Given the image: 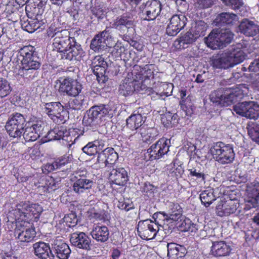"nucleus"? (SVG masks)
Returning <instances> with one entry per match:
<instances>
[{
    "instance_id": "f257e3e1",
    "label": "nucleus",
    "mask_w": 259,
    "mask_h": 259,
    "mask_svg": "<svg viewBox=\"0 0 259 259\" xmlns=\"http://www.w3.org/2000/svg\"><path fill=\"white\" fill-rule=\"evenodd\" d=\"M42 211L41 206L29 202H21L11 211L9 216L15 218L14 235L21 245H26L34 240L36 231L32 223L37 221Z\"/></svg>"
},
{
    "instance_id": "f03ea898",
    "label": "nucleus",
    "mask_w": 259,
    "mask_h": 259,
    "mask_svg": "<svg viewBox=\"0 0 259 259\" xmlns=\"http://www.w3.org/2000/svg\"><path fill=\"white\" fill-rule=\"evenodd\" d=\"M233 35V33L228 29H215L205 38V42L208 47L212 49H221L231 42Z\"/></svg>"
},
{
    "instance_id": "7ed1b4c3",
    "label": "nucleus",
    "mask_w": 259,
    "mask_h": 259,
    "mask_svg": "<svg viewBox=\"0 0 259 259\" xmlns=\"http://www.w3.org/2000/svg\"><path fill=\"white\" fill-rule=\"evenodd\" d=\"M213 158L222 164H229L233 162L235 154L232 145L223 142H217L210 149Z\"/></svg>"
},
{
    "instance_id": "20e7f679",
    "label": "nucleus",
    "mask_w": 259,
    "mask_h": 259,
    "mask_svg": "<svg viewBox=\"0 0 259 259\" xmlns=\"http://www.w3.org/2000/svg\"><path fill=\"white\" fill-rule=\"evenodd\" d=\"M26 125L24 116L19 113L11 114L6 122L5 128L10 137L13 138L20 137Z\"/></svg>"
},
{
    "instance_id": "39448f33",
    "label": "nucleus",
    "mask_w": 259,
    "mask_h": 259,
    "mask_svg": "<svg viewBox=\"0 0 259 259\" xmlns=\"http://www.w3.org/2000/svg\"><path fill=\"white\" fill-rule=\"evenodd\" d=\"M110 110L109 106L106 105L93 106L84 115L83 123L86 126H96L99 124L102 118L107 115Z\"/></svg>"
},
{
    "instance_id": "423d86ee",
    "label": "nucleus",
    "mask_w": 259,
    "mask_h": 259,
    "mask_svg": "<svg viewBox=\"0 0 259 259\" xmlns=\"http://www.w3.org/2000/svg\"><path fill=\"white\" fill-rule=\"evenodd\" d=\"M75 174V180L72 184L73 191L77 195L89 191L94 184L93 180L88 179L90 174L84 169H79Z\"/></svg>"
},
{
    "instance_id": "0eeeda50",
    "label": "nucleus",
    "mask_w": 259,
    "mask_h": 259,
    "mask_svg": "<svg viewBox=\"0 0 259 259\" xmlns=\"http://www.w3.org/2000/svg\"><path fill=\"white\" fill-rule=\"evenodd\" d=\"M154 222L150 220L141 221L138 223L137 231L139 235L143 239H153L160 231L159 226L162 227L158 220Z\"/></svg>"
},
{
    "instance_id": "6e6552de",
    "label": "nucleus",
    "mask_w": 259,
    "mask_h": 259,
    "mask_svg": "<svg viewBox=\"0 0 259 259\" xmlns=\"http://www.w3.org/2000/svg\"><path fill=\"white\" fill-rule=\"evenodd\" d=\"M224 91L225 106H228L247 96L249 89L245 84H240L235 87L224 89Z\"/></svg>"
},
{
    "instance_id": "1a4fd4ad",
    "label": "nucleus",
    "mask_w": 259,
    "mask_h": 259,
    "mask_svg": "<svg viewBox=\"0 0 259 259\" xmlns=\"http://www.w3.org/2000/svg\"><path fill=\"white\" fill-rule=\"evenodd\" d=\"M233 110L237 114L250 119L259 117V105L253 101L239 103L233 106Z\"/></svg>"
},
{
    "instance_id": "9d476101",
    "label": "nucleus",
    "mask_w": 259,
    "mask_h": 259,
    "mask_svg": "<svg viewBox=\"0 0 259 259\" xmlns=\"http://www.w3.org/2000/svg\"><path fill=\"white\" fill-rule=\"evenodd\" d=\"M169 142V140L165 138L159 139L147 150L145 158L147 160H153L162 157L168 152Z\"/></svg>"
},
{
    "instance_id": "9b49d317",
    "label": "nucleus",
    "mask_w": 259,
    "mask_h": 259,
    "mask_svg": "<svg viewBox=\"0 0 259 259\" xmlns=\"http://www.w3.org/2000/svg\"><path fill=\"white\" fill-rule=\"evenodd\" d=\"M59 83V92L61 94L70 97H76L81 92V84L71 77L61 78L58 80Z\"/></svg>"
},
{
    "instance_id": "f8f14e48",
    "label": "nucleus",
    "mask_w": 259,
    "mask_h": 259,
    "mask_svg": "<svg viewBox=\"0 0 259 259\" xmlns=\"http://www.w3.org/2000/svg\"><path fill=\"white\" fill-rule=\"evenodd\" d=\"M113 44L111 35L108 31L105 30L94 37L91 41L90 48L95 52H100L107 47L111 48Z\"/></svg>"
},
{
    "instance_id": "ddd939ff",
    "label": "nucleus",
    "mask_w": 259,
    "mask_h": 259,
    "mask_svg": "<svg viewBox=\"0 0 259 259\" xmlns=\"http://www.w3.org/2000/svg\"><path fill=\"white\" fill-rule=\"evenodd\" d=\"M156 219H163L164 221H169L172 222L181 221L183 219L182 209L178 203L170 202L168 205V210L167 213L159 212L154 214V218Z\"/></svg>"
},
{
    "instance_id": "4468645a",
    "label": "nucleus",
    "mask_w": 259,
    "mask_h": 259,
    "mask_svg": "<svg viewBox=\"0 0 259 259\" xmlns=\"http://www.w3.org/2000/svg\"><path fill=\"white\" fill-rule=\"evenodd\" d=\"M41 106L44 112L54 121L63 120L65 111L63 106L60 102L43 103Z\"/></svg>"
},
{
    "instance_id": "2eb2a0df",
    "label": "nucleus",
    "mask_w": 259,
    "mask_h": 259,
    "mask_svg": "<svg viewBox=\"0 0 259 259\" xmlns=\"http://www.w3.org/2000/svg\"><path fill=\"white\" fill-rule=\"evenodd\" d=\"M146 118V116L138 113L132 114L126 119V127L130 131L129 138L133 136H136L140 132V130L145 126L144 123Z\"/></svg>"
},
{
    "instance_id": "dca6fc26",
    "label": "nucleus",
    "mask_w": 259,
    "mask_h": 259,
    "mask_svg": "<svg viewBox=\"0 0 259 259\" xmlns=\"http://www.w3.org/2000/svg\"><path fill=\"white\" fill-rule=\"evenodd\" d=\"M69 31L66 29L61 30L60 32L56 34L54 38L53 45L58 51L64 52L69 45L75 42V38L69 36Z\"/></svg>"
},
{
    "instance_id": "f3484780",
    "label": "nucleus",
    "mask_w": 259,
    "mask_h": 259,
    "mask_svg": "<svg viewBox=\"0 0 259 259\" xmlns=\"http://www.w3.org/2000/svg\"><path fill=\"white\" fill-rule=\"evenodd\" d=\"M45 123L41 120H37L30 126H25L23 136L27 142L34 141L39 137L45 127Z\"/></svg>"
},
{
    "instance_id": "a211bd4d",
    "label": "nucleus",
    "mask_w": 259,
    "mask_h": 259,
    "mask_svg": "<svg viewBox=\"0 0 259 259\" xmlns=\"http://www.w3.org/2000/svg\"><path fill=\"white\" fill-rule=\"evenodd\" d=\"M232 250V246L229 242L217 241L212 243L210 253L216 257H226L231 254Z\"/></svg>"
},
{
    "instance_id": "6ab92c4d",
    "label": "nucleus",
    "mask_w": 259,
    "mask_h": 259,
    "mask_svg": "<svg viewBox=\"0 0 259 259\" xmlns=\"http://www.w3.org/2000/svg\"><path fill=\"white\" fill-rule=\"evenodd\" d=\"M70 241L72 245L79 249L85 250L91 249V239L84 232H76L72 233Z\"/></svg>"
},
{
    "instance_id": "aec40b11",
    "label": "nucleus",
    "mask_w": 259,
    "mask_h": 259,
    "mask_svg": "<svg viewBox=\"0 0 259 259\" xmlns=\"http://www.w3.org/2000/svg\"><path fill=\"white\" fill-rule=\"evenodd\" d=\"M186 18L183 15H174L166 28V33L168 35L175 36L186 25Z\"/></svg>"
},
{
    "instance_id": "412c9836",
    "label": "nucleus",
    "mask_w": 259,
    "mask_h": 259,
    "mask_svg": "<svg viewBox=\"0 0 259 259\" xmlns=\"http://www.w3.org/2000/svg\"><path fill=\"white\" fill-rule=\"evenodd\" d=\"M22 66L19 68L18 74L22 77H27L32 72V71L37 70L40 67L39 58L37 55L29 58L23 61L21 63Z\"/></svg>"
},
{
    "instance_id": "4be33fe9",
    "label": "nucleus",
    "mask_w": 259,
    "mask_h": 259,
    "mask_svg": "<svg viewBox=\"0 0 259 259\" xmlns=\"http://www.w3.org/2000/svg\"><path fill=\"white\" fill-rule=\"evenodd\" d=\"M33 252L35 256L40 259H54V255L51 250L49 244L42 241L35 242L33 244Z\"/></svg>"
},
{
    "instance_id": "5701e85b",
    "label": "nucleus",
    "mask_w": 259,
    "mask_h": 259,
    "mask_svg": "<svg viewBox=\"0 0 259 259\" xmlns=\"http://www.w3.org/2000/svg\"><path fill=\"white\" fill-rule=\"evenodd\" d=\"M110 170L109 179L112 183L119 186H123L126 183L128 176L124 168L113 167Z\"/></svg>"
},
{
    "instance_id": "b1692460",
    "label": "nucleus",
    "mask_w": 259,
    "mask_h": 259,
    "mask_svg": "<svg viewBox=\"0 0 259 259\" xmlns=\"http://www.w3.org/2000/svg\"><path fill=\"white\" fill-rule=\"evenodd\" d=\"M161 6L160 2L157 0L147 2L144 10V12L146 14L145 19L148 21L155 19L161 10Z\"/></svg>"
},
{
    "instance_id": "393cba45",
    "label": "nucleus",
    "mask_w": 259,
    "mask_h": 259,
    "mask_svg": "<svg viewBox=\"0 0 259 259\" xmlns=\"http://www.w3.org/2000/svg\"><path fill=\"white\" fill-rule=\"evenodd\" d=\"M72 45H69L68 48L65 50L63 52V57L70 61L77 60L79 61L82 57L84 52L80 45L76 43L75 41Z\"/></svg>"
},
{
    "instance_id": "a878e982",
    "label": "nucleus",
    "mask_w": 259,
    "mask_h": 259,
    "mask_svg": "<svg viewBox=\"0 0 259 259\" xmlns=\"http://www.w3.org/2000/svg\"><path fill=\"white\" fill-rule=\"evenodd\" d=\"M92 238L98 242L107 241L109 237V231L104 225H94L90 232Z\"/></svg>"
},
{
    "instance_id": "bb28decb",
    "label": "nucleus",
    "mask_w": 259,
    "mask_h": 259,
    "mask_svg": "<svg viewBox=\"0 0 259 259\" xmlns=\"http://www.w3.org/2000/svg\"><path fill=\"white\" fill-rule=\"evenodd\" d=\"M241 33L248 36H253L259 33V26L253 21L244 19L239 25Z\"/></svg>"
},
{
    "instance_id": "cd10ccee",
    "label": "nucleus",
    "mask_w": 259,
    "mask_h": 259,
    "mask_svg": "<svg viewBox=\"0 0 259 259\" xmlns=\"http://www.w3.org/2000/svg\"><path fill=\"white\" fill-rule=\"evenodd\" d=\"M236 210L237 206L231 200L228 201H221L216 207L217 213L220 217L229 215L235 212Z\"/></svg>"
},
{
    "instance_id": "c85d7f7f",
    "label": "nucleus",
    "mask_w": 259,
    "mask_h": 259,
    "mask_svg": "<svg viewBox=\"0 0 259 259\" xmlns=\"http://www.w3.org/2000/svg\"><path fill=\"white\" fill-rule=\"evenodd\" d=\"M218 189L208 188L202 191L199 197L202 204L206 207L209 206L217 198L219 197Z\"/></svg>"
},
{
    "instance_id": "c756f323",
    "label": "nucleus",
    "mask_w": 259,
    "mask_h": 259,
    "mask_svg": "<svg viewBox=\"0 0 259 259\" xmlns=\"http://www.w3.org/2000/svg\"><path fill=\"white\" fill-rule=\"evenodd\" d=\"M248 191V198L246 200V206L249 208L259 206V183H255Z\"/></svg>"
},
{
    "instance_id": "7c9ffc66",
    "label": "nucleus",
    "mask_w": 259,
    "mask_h": 259,
    "mask_svg": "<svg viewBox=\"0 0 259 259\" xmlns=\"http://www.w3.org/2000/svg\"><path fill=\"white\" fill-rule=\"evenodd\" d=\"M211 65L213 67L219 69H227L232 67L227 53L213 56L211 59Z\"/></svg>"
},
{
    "instance_id": "2f4dec72",
    "label": "nucleus",
    "mask_w": 259,
    "mask_h": 259,
    "mask_svg": "<svg viewBox=\"0 0 259 259\" xmlns=\"http://www.w3.org/2000/svg\"><path fill=\"white\" fill-rule=\"evenodd\" d=\"M158 135L157 130L153 127H148L147 126H143L140 132L136 135V137L142 138L143 142L146 143H151L154 140Z\"/></svg>"
},
{
    "instance_id": "473e14b6",
    "label": "nucleus",
    "mask_w": 259,
    "mask_h": 259,
    "mask_svg": "<svg viewBox=\"0 0 259 259\" xmlns=\"http://www.w3.org/2000/svg\"><path fill=\"white\" fill-rule=\"evenodd\" d=\"M238 21V16L233 13H222L218 15L215 22L218 25H233Z\"/></svg>"
},
{
    "instance_id": "72a5a7b5",
    "label": "nucleus",
    "mask_w": 259,
    "mask_h": 259,
    "mask_svg": "<svg viewBox=\"0 0 259 259\" xmlns=\"http://www.w3.org/2000/svg\"><path fill=\"white\" fill-rule=\"evenodd\" d=\"M104 143L102 141L96 140L88 143L82 148V151L89 156L99 153L104 148Z\"/></svg>"
},
{
    "instance_id": "f704fd0d",
    "label": "nucleus",
    "mask_w": 259,
    "mask_h": 259,
    "mask_svg": "<svg viewBox=\"0 0 259 259\" xmlns=\"http://www.w3.org/2000/svg\"><path fill=\"white\" fill-rule=\"evenodd\" d=\"M227 53L232 67L243 62L247 57L244 50L240 48L234 49Z\"/></svg>"
},
{
    "instance_id": "c9c22d12",
    "label": "nucleus",
    "mask_w": 259,
    "mask_h": 259,
    "mask_svg": "<svg viewBox=\"0 0 259 259\" xmlns=\"http://www.w3.org/2000/svg\"><path fill=\"white\" fill-rule=\"evenodd\" d=\"M37 55L34 47L29 45L23 47L17 52L18 59L22 63L23 61H26L29 58Z\"/></svg>"
},
{
    "instance_id": "e433bc0d",
    "label": "nucleus",
    "mask_w": 259,
    "mask_h": 259,
    "mask_svg": "<svg viewBox=\"0 0 259 259\" xmlns=\"http://www.w3.org/2000/svg\"><path fill=\"white\" fill-rule=\"evenodd\" d=\"M135 78H125L119 85V91L123 96L130 95L135 91Z\"/></svg>"
},
{
    "instance_id": "4c0bfd02",
    "label": "nucleus",
    "mask_w": 259,
    "mask_h": 259,
    "mask_svg": "<svg viewBox=\"0 0 259 259\" xmlns=\"http://www.w3.org/2000/svg\"><path fill=\"white\" fill-rule=\"evenodd\" d=\"M153 67L152 64L146 65L139 72L135 73V78L144 82H149L150 79L153 78Z\"/></svg>"
},
{
    "instance_id": "58836bf2",
    "label": "nucleus",
    "mask_w": 259,
    "mask_h": 259,
    "mask_svg": "<svg viewBox=\"0 0 259 259\" xmlns=\"http://www.w3.org/2000/svg\"><path fill=\"white\" fill-rule=\"evenodd\" d=\"M106 156L105 167L109 170L115 167L114 164L118 159V154L112 148H107L104 150Z\"/></svg>"
},
{
    "instance_id": "ea45409f",
    "label": "nucleus",
    "mask_w": 259,
    "mask_h": 259,
    "mask_svg": "<svg viewBox=\"0 0 259 259\" xmlns=\"http://www.w3.org/2000/svg\"><path fill=\"white\" fill-rule=\"evenodd\" d=\"M57 256L60 259H67L71 253L69 246L64 243H61L55 245Z\"/></svg>"
},
{
    "instance_id": "a19ab883",
    "label": "nucleus",
    "mask_w": 259,
    "mask_h": 259,
    "mask_svg": "<svg viewBox=\"0 0 259 259\" xmlns=\"http://www.w3.org/2000/svg\"><path fill=\"white\" fill-rule=\"evenodd\" d=\"M78 131L77 128H72L65 132L64 131V135L61 139L68 143L69 147L75 143L76 140L79 137Z\"/></svg>"
},
{
    "instance_id": "79ce46f5",
    "label": "nucleus",
    "mask_w": 259,
    "mask_h": 259,
    "mask_svg": "<svg viewBox=\"0 0 259 259\" xmlns=\"http://www.w3.org/2000/svg\"><path fill=\"white\" fill-rule=\"evenodd\" d=\"M224 89H220L212 92L209 98L213 103L221 106H225Z\"/></svg>"
},
{
    "instance_id": "37998d69",
    "label": "nucleus",
    "mask_w": 259,
    "mask_h": 259,
    "mask_svg": "<svg viewBox=\"0 0 259 259\" xmlns=\"http://www.w3.org/2000/svg\"><path fill=\"white\" fill-rule=\"evenodd\" d=\"M21 27L24 30L32 33L40 27V23L36 19H30L22 21Z\"/></svg>"
},
{
    "instance_id": "c03bdc74",
    "label": "nucleus",
    "mask_w": 259,
    "mask_h": 259,
    "mask_svg": "<svg viewBox=\"0 0 259 259\" xmlns=\"http://www.w3.org/2000/svg\"><path fill=\"white\" fill-rule=\"evenodd\" d=\"M206 28V24L204 21H199L195 23L192 28L191 32L195 36V38H198L205 35Z\"/></svg>"
},
{
    "instance_id": "a18cd8bd",
    "label": "nucleus",
    "mask_w": 259,
    "mask_h": 259,
    "mask_svg": "<svg viewBox=\"0 0 259 259\" xmlns=\"http://www.w3.org/2000/svg\"><path fill=\"white\" fill-rule=\"evenodd\" d=\"M189 176L192 179L197 181L199 184L205 183V175L199 167H193L188 169Z\"/></svg>"
},
{
    "instance_id": "49530a36",
    "label": "nucleus",
    "mask_w": 259,
    "mask_h": 259,
    "mask_svg": "<svg viewBox=\"0 0 259 259\" xmlns=\"http://www.w3.org/2000/svg\"><path fill=\"white\" fill-rule=\"evenodd\" d=\"M63 135V131L60 130L58 128H55L48 133L46 137L42 140L43 142L60 140Z\"/></svg>"
},
{
    "instance_id": "de8ad7c7",
    "label": "nucleus",
    "mask_w": 259,
    "mask_h": 259,
    "mask_svg": "<svg viewBox=\"0 0 259 259\" xmlns=\"http://www.w3.org/2000/svg\"><path fill=\"white\" fill-rule=\"evenodd\" d=\"M227 6L230 7L235 10L241 9L240 11L241 15H244V6L242 0H221Z\"/></svg>"
},
{
    "instance_id": "09e8293b",
    "label": "nucleus",
    "mask_w": 259,
    "mask_h": 259,
    "mask_svg": "<svg viewBox=\"0 0 259 259\" xmlns=\"http://www.w3.org/2000/svg\"><path fill=\"white\" fill-rule=\"evenodd\" d=\"M135 91L141 92V94H150L152 92V89L148 87L149 82H144L142 80H139L135 78Z\"/></svg>"
},
{
    "instance_id": "8fccbe9b",
    "label": "nucleus",
    "mask_w": 259,
    "mask_h": 259,
    "mask_svg": "<svg viewBox=\"0 0 259 259\" xmlns=\"http://www.w3.org/2000/svg\"><path fill=\"white\" fill-rule=\"evenodd\" d=\"M133 25V21L126 16H121L117 18L113 24V27L120 29L123 27H130Z\"/></svg>"
},
{
    "instance_id": "3c124183",
    "label": "nucleus",
    "mask_w": 259,
    "mask_h": 259,
    "mask_svg": "<svg viewBox=\"0 0 259 259\" xmlns=\"http://www.w3.org/2000/svg\"><path fill=\"white\" fill-rule=\"evenodd\" d=\"M12 91V88L8 81L0 77V98H3L8 95Z\"/></svg>"
},
{
    "instance_id": "603ef678",
    "label": "nucleus",
    "mask_w": 259,
    "mask_h": 259,
    "mask_svg": "<svg viewBox=\"0 0 259 259\" xmlns=\"http://www.w3.org/2000/svg\"><path fill=\"white\" fill-rule=\"evenodd\" d=\"M197 39L191 31L188 32L180 38L179 44L180 47L185 48L186 45L191 44L195 41Z\"/></svg>"
},
{
    "instance_id": "864d4df0",
    "label": "nucleus",
    "mask_w": 259,
    "mask_h": 259,
    "mask_svg": "<svg viewBox=\"0 0 259 259\" xmlns=\"http://www.w3.org/2000/svg\"><path fill=\"white\" fill-rule=\"evenodd\" d=\"M248 133L251 139L259 144V125L254 124L250 126Z\"/></svg>"
},
{
    "instance_id": "5fc2aeb1",
    "label": "nucleus",
    "mask_w": 259,
    "mask_h": 259,
    "mask_svg": "<svg viewBox=\"0 0 259 259\" xmlns=\"http://www.w3.org/2000/svg\"><path fill=\"white\" fill-rule=\"evenodd\" d=\"M107 65H102L101 66H98L97 68H94L92 70L94 74L96 76L97 79L99 81L102 80L104 81L106 79L105 73H106V67Z\"/></svg>"
},
{
    "instance_id": "6e6d98bb",
    "label": "nucleus",
    "mask_w": 259,
    "mask_h": 259,
    "mask_svg": "<svg viewBox=\"0 0 259 259\" xmlns=\"http://www.w3.org/2000/svg\"><path fill=\"white\" fill-rule=\"evenodd\" d=\"M118 207L121 209L128 211L134 208V204L133 202L128 199H123L119 201Z\"/></svg>"
},
{
    "instance_id": "4d7b16f0",
    "label": "nucleus",
    "mask_w": 259,
    "mask_h": 259,
    "mask_svg": "<svg viewBox=\"0 0 259 259\" xmlns=\"http://www.w3.org/2000/svg\"><path fill=\"white\" fill-rule=\"evenodd\" d=\"M63 221L67 226L71 227H73L77 224L78 219L75 213H70L64 216L63 218Z\"/></svg>"
},
{
    "instance_id": "13d9d810",
    "label": "nucleus",
    "mask_w": 259,
    "mask_h": 259,
    "mask_svg": "<svg viewBox=\"0 0 259 259\" xmlns=\"http://www.w3.org/2000/svg\"><path fill=\"white\" fill-rule=\"evenodd\" d=\"M176 115L175 114L172 115L170 113H167L162 116L161 117V121L166 127L169 126L171 124H175V122H172L173 120H175Z\"/></svg>"
},
{
    "instance_id": "bf43d9fd",
    "label": "nucleus",
    "mask_w": 259,
    "mask_h": 259,
    "mask_svg": "<svg viewBox=\"0 0 259 259\" xmlns=\"http://www.w3.org/2000/svg\"><path fill=\"white\" fill-rule=\"evenodd\" d=\"M195 6L199 9H205L211 7L213 0H195Z\"/></svg>"
},
{
    "instance_id": "052dcab7",
    "label": "nucleus",
    "mask_w": 259,
    "mask_h": 259,
    "mask_svg": "<svg viewBox=\"0 0 259 259\" xmlns=\"http://www.w3.org/2000/svg\"><path fill=\"white\" fill-rule=\"evenodd\" d=\"M71 159L68 156L64 155L55 161V165L59 169L69 163Z\"/></svg>"
},
{
    "instance_id": "680f3d73",
    "label": "nucleus",
    "mask_w": 259,
    "mask_h": 259,
    "mask_svg": "<svg viewBox=\"0 0 259 259\" xmlns=\"http://www.w3.org/2000/svg\"><path fill=\"white\" fill-rule=\"evenodd\" d=\"M102 65H107V63L104 60V58L101 56H96L93 60L92 64V70L94 68H97L98 66Z\"/></svg>"
},
{
    "instance_id": "e2e57ef3",
    "label": "nucleus",
    "mask_w": 259,
    "mask_h": 259,
    "mask_svg": "<svg viewBox=\"0 0 259 259\" xmlns=\"http://www.w3.org/2000/svg\"><path fill=\"white\" fill-rule=\"evenodd\" d=\"M185 224L188 225V227H186V229H187V231H190L192 232H196L198 228L196 226V224L192 223L191 221L189 219H185L184 220V223Z\"/></svg>"
},
{
    "instance_id": "0e129e2a",
    "label": "nucleus",
    "mask_w": 259,
    "mask_h": 259,
    "mask_svg": "<svg viewBox=\"0 0 259 259\" xmlns=\"http://www.w3.org/2000/svg\"><path fill=\"white\" fill-rule=\"evenodd\" d=\"M56 169H57V168L56 166L55 165V161L52 163H48L46 164L42 168V171L44 173L50 172Z\"/></svg>"
},
{
    "instance_id": "69168bd1",
    "label": "nucleus",
    "mask_w": 259,
    "mask_h": 259,
    "mask_svg": "<svg viewBox=\"0 0 259 259\" xmlns=\"http://www.w3.org/2000/svg\"><path fill=\"white\" fill-rule=\"evenodd\" d=\"M82 105L81 100L75 99L73 100L72 102L70 104V108L74 110H79L81 109Z\"/></svg>"
},
{
    "instance_id": "338daca9",
    "label": "nucleus",
    "mask_w": 259,
    "mask_h": 259,
    "mask_svg": "<svg viewBox=\"0 0 259 259\" xmlns=\"http://www.w3.org/2000/svg\"><path fill=\"white\" fill-rule=\"evenodd\" d=\"M250 71L256 72L259 71V58L252 62L248 67Z\"/></svg>"
},
{
    "instance_id": "774afa93",
    "label": "nucleus",
    "mask_w": 259,
    "mask_h": 259,
    "mask_svg": "<svg viewBox=\"0 0 259 259\" xmlns=\"http://www.w3.org/2000/svg\"><path fill=\"white\" fill-rule=\"evenodd\" d=\"M91 216L98 220H104L106 217V213L104 210H101L98 212H94L92 213Z\"/></svg>"
}]
</instances>
